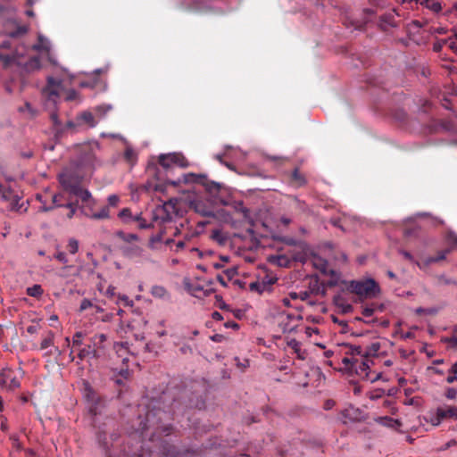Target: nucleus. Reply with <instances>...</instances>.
Masks as SVG:
<instances>
[{
	"label": "nucleus",
	"mask_w": 457,
	"mask_h": 457,
	"mask_svg": "<svg viewBox=\"0 0 457 457\" xmlns=\"http://www.w3.org/2000/svg\"><path fill=\"white\" fill-rule=\"evenodd\" d=\"M62 90V81L54 79L53 77L47 78V84L44 89L46 95L49 99L55 101V98L60 96L61 91Z\"/></svg>",
	"instance_id": "12"
},
{
	"label": "nucleus",
	"mask_w": 457,
	"mask_h": 457,
	"mask_svg": "<svg viewBox=\"0 0 457 457\" xmlns=\"http://www.w3.org/2000/svg\"><path fill=\"white\" fill-rule=\"evenodd\" d=\"M186 182H193L204 186L210 194H216L220 189V185L214 181H209L205 175L190 173L186 178Z\"/></svg>",
	"instance_id": "10"
},
{
	"label": "nucleus",
	"mask_w": 457,
	"mask_h": 457,
	"mask_svg": "<svg viewBox=\"0 0 457 457\" xmlns=\"http://www.w3.org/2000/svg\"><path fill=\"white\" fill-rule=\"evenodd\" d=\"M54 344V334L49 332L48 335L42 340L40 348L46 349Z\"/></svg>",
	"instance_id": "34"
},
{
	"label": "nucleus",
	"mask_w": 457,
	"mask_h": 457,
	"mask_svg": "<svg viewBox=\"0 0 457 457\" xmlns=\"http://www.w3.org/2000/svg\"><path fill=\"white\" fill-rule=\"evenodd\" d=\"M99 151L100 145L96 141L84 143L79 146L77 167L82 176L91 174L96 167L101 165L97 156Z\"/></svg>",
	"instance_id": "1"
},
{
	"label": "nucleus",
	"mask_w": 457,
	"mask_h": 457,
	"mask_svg": "<svg viewBox=\"0 0 457 457\" xmlns=\"http://www.w3.org/2000/svg\"><path fill=\"white\" fill-rule=\"evenodd\" d=\"M444 420H445V419L439 417V408H437L436 411L435 417L431 420L432 425L433 426H439Z\"/></svg>",
	"instance_id": "48"
},
{
	"label": "nucleus",
	"mask_w": 457,
	"mask_h": 457,
	"mask_svg": "<svg viewBox=\"0 0 457 457\" xmlns=\"http://www.w3.org/2000/svg\"><path fill=\"white\" fill-rule=\"evenodd\" d=\"M259 269H262L261 266H259ZM262 270L267 272V270L265 268H262ZM278 278L276 275L266 273L265 277L262 278V283L259 282V294L266 291V292H271L272 286L277 282Z\"/></svg>",
	"instance_id": "16"
},
{
	"label": "nucleus",
	"mask_w": 457,
	"mask_h": 457,
	"mask_svg": "<svg viewBox=\"0 0 457 457\" xmlns=\"http://www.w3.org/2000/svg\"><path fill=\"white\" fill-rule=\"evenodd\" d=\"M54 209V206L53 205H46V204H43L40 208H39V212H49V211H52Z\"/></svg>",
	"instance_id": "63"
},
{
	"label": "nucleus",
	"mask_w": 457,
	"mask_h": 457,
	"mask_svg": "<svg viewBox=\"0 0 457 457\" xmlns=\"http://www.w3.org/2000/svg\"><path fill=\"white\" fill-rule=\"evenodd\" d=\"M194 453V451L189 449H180L176 445H170L163 441L159 447L157 455L155 456L153 454V457H187L188 455H193Z\"/></svg>",
	"instance_id": "9"
},
{
	"label": "nucleus",
	"mask_w": 457,
	"mask_h": 457,
	"mask_svg": "<svg viewBox=\"0 0 457 457\" xmlns=\"http://www.w3.org/2000/svg\"><path fill=\"white\" fill-rule=\"evenodd\" d=\"M212 317L215 320H222L224 319L222 314L220 313L219 312H213Z\"/></svg>",
	"instance_id": "62"
},
{
	"label": "nucleus",
	"mask_w": 457,
	"mask_h": 457,
	"mask_svg": "<svg viewBox=\"0 0 457 457\" xmlns=\"http://www.w3.org/2000/svg\"><path fill=\"white\" fill-rule=\"evenodd\" d=\"M106 336L104 334H96L90 338V344L85 347L79 349L78 353V358L79 361H83L86 358L98 357V349L102 347V345L106 341Z\"/></svg>",
	"instance_id": "7"
},
{
	"label": "nucleus",
	"mask_w": 457,
	"mask_h": 457,
	"mask_svg": "<svg viewBox=\"0 0 457 457\" xmlns=\"http://www.w3.org/2000/svg\"><path fill=\"white\" fill-rule=\"evenodd\" d=\"M292 180L297 184V186H302L305 184V179L303 174H301L298 168H295L292 172Z\"/></svg>",
	"instance_id": "29"
},
{
	"label": "nucleus",
	"mask_w": 457,
	"mask_h": 457,
	"mask_svg": "<svg viewBox=\"0 0 457 457\" xmlns=\"http://www.w3.org/2000/svg\"><path fill=\"white\" fill-rule=\"evenodd\" d=\"M212 238L217 241L220 245H225L227 242L226 236L218 229L212 231Z\"/></svg>",
	"instance_id": "30"
},
{
	"label": "nucleus",
	"mask_w": 457,
	"mask_h": 457,
	"mask_svg": "<svg viewBox=\"0 0 457 457\" xmlns=\"http://www.w3.org/2000/svg\"><path fill=\"white\" fill-rule=\"evenodd\" d=\"M124 159L131 165L135 164L137 159V153L131 147H126L124 152Z\"/></svg>",
	"instance_id": "25"
},
{
	"label": "nucleus",
	"mask_w": 457,
	"mask_h": 457,
	"mask_svg": "<svg viewBox=\"0 0 457 457\" xmlns=\"http://www.w3.org/2000/svg\"><path fill=\"white\" fill-rule=\"evenodd\" d=\"M350 353L353 355H360L361 356V358L364 356H368L370 353L367 351L363 352L362 348L360 345H350Z\"/></svg>",
	"instance_id": "35"
},
{
	"label": "nucleus",
	"mask_w": 457,
	"mask_h": 457,
	"mask_svg": "<svg viewBox=\"0 0 457 457\" xmlns=\"http://www.w3.org/2000/svg\"><path fill=\"white\" fill-rule=\"evenodd\" d=\"M23 376L24 370L22 369L3 368L0 371V388L11 392L19 389Z\"/></svg>",
	"instance_id": "6"
},
{
	"label": "nucleus",
	"mask_w": 457,
	"mask_h": 457,
	"mask_svg": "<svg viewBox=\"0 0 457 457\" xmlns=\"http://www.w3.org/2000/svg\"><path fill=\"white\" fill-rule=\"evenodd\" d=\"M332 320H333V322L337 323L338 325H340L342 327V332L343 333H346L347 332L348 324H347L346 321L340 320H338L335 316L332 317Z\"/></svg>",
	"instance_id": "46"
},
{
	"label": "nucleus",
	"mask_w": 457,
	"mask_h": 457,
	"mask_svg": "<svg viewBox=\"0 0 457 457\" xmlns=\"http://www.w3.org/2000/svg\"><path fill=\"white\" fill-rule=\"evenodd\" d=\"M2 189L3 190H0V195L2 198L5 201L10 200L12 194V190L8 187H5L4 185L2 186Z\"/></svg>",
	"instance_id": "41"
},
{
	"label": "nucleus",
	"mask_w": 457,
	"mask_h": 457,
	"mask_svg": "<svg viewBox=\"0 0 457 457\" xmlns=\"http://www.w3.org/2000/svg\"><path fill=\"white\" fill-rule=\"evenodd\" d=\"M28 68L31 70H38L41 67L40 59L37 56L32 57L28 62Z\"/></svg>",
	"instance_id": "37"
},
{
	"label": "nucleus",
	"mask_w": 457,
	"mask_h": 457,
	"mask_svg": "<svg viewBox=\"0 0 457 457\" xmlns=\"http://www.w3.org/2000/svg\"><path fill=\"white\" fill-rule=\"evenodd\" d=\"M79 208L81 210V212L85 216H87L90 219H93V220H104V219H108L110 216L109 206L102 207L99 212H94L93 206H88V210H87V208H86L84 206H80Z\"/></svg>",
	"instance_id": "14"
},
{
	"label": "nucleus",
	"mask_w": 457,
	"mask_h": 457,
	"mask_svg": "<svg viewBox=\"0 0 457 457\" xmlns=\"http://www.w3.org/2000/svg\"><path fill=\"white\" fill-rule=\"evenodd\" d=\"M288 254H278V255H268L266 257L267 261L274 265L278 267H290L293 262H295L292 258V253L288 252Z\"/></svg>",
	"instance_id": "15"
},
{
	"label": "nucleus",
	"mask_w": 457,
	"mask_h": 457,
	"mask_svg": "<svg viewBox=\"0 0 457 457\" xmlns=\"http://www.w3.org/2000/svg\"><path fill=\"white\" fill-rule=\"evenodd\" d=\"M448 240H449L451 243H453V244H454V245H457V235H456V234H454V233H453V232L449 233V234H448Z\"/></svg>",
	"instance_id": "61"
},
{
	"label": "nucleus",
	"mask_w": 457,
	"mask_h": 457,
	"mask_svg": "<svg viewBox=\"0 0 457 457\" xmlns=\"http://www.w3.org/2000/svg\"><path fill=\"white\" fill-rule=\"evenodd\" d=\"M10 440L12 441V448L16 449L17 451H21L22 449V445L21 442L19 441V438L17 436L12 435L10 436Z\"/></svg>",
	"instance_id": "43"
},
{
	"label": "nucleus",
	"mask_w": 457,
	"mask_h": 457,
	"mask_svg": "<svg viewBox=\"0 0 457 457\" xmlns=\"http://www.w3.org/2000/svg\"><path fill=\"white\" fill-rule=\"evenodd\" d=\"M118 217L126 224L134 223L135 215L132 214L129 208H123L118 214Z\"/></svg>",
	"instance_id": "24"
},
{
	"label": "nucleus",
	"mask_w": 457,
	"mask_h": 457,
	"mask_svg": "<svg viewBox=\"0 0 457 457\" xmlns=\"http://www.w3.org/2000/svg\"><path fill=\"white\" fill-rule=\"evenodd\" d=\"M445 396L449 400H453L457 396V390L453 387H448L445 389Z\"/></svg>",
	"instance_id": "42"
},
{
	"label": "nucleus",
	"mask_w": 457,
	"mask_h": 457,
	"mask_svg": "<svg viewBox=\"0 0 457 457\" xmlns=\"http://www.w3.org/2000/svg\"><path fill=\"white\" fill-rule=\"evenodd\" d=\"M268 237H270V238L274 241L283 242L287 245L293 246L294 248L289 251V253H292L293 260L302 263H304L306 262L307 249L306 245L303 241L296 240L289 237H280L276 231L272 229L270 230L269 232L265 231V234L261 233V231L259 230V248L270 246V245L264 242V240Z\"/></svg>",
	"instance_id": "2"
},
{
	"label": "nucleus",
	"mask_w": 457,
	"mask_h": 457,
	"mask_svg": "<svg viewBox=\"0 0 457 457\" xmlns=\"http://www.w3.org/2000/svg\"><path fill=\"white\" fill-rule=\"evenodd\" d=\"M112 109V106L111 104H101L97 105L95 108V112L99 117H104L105 113L111 111Z\"/></svg>",
	"instance_id": "31"
},
{
	"label": "nucleus",
	"mask_w": 457,
	"mask_h": 457,
	"mask_svg": "<svg viewBox=\"0 0 457 457\" xmlns=\"http://www.w3.org/2000/svg\"><path fill=\"white\" fill-rule=\"evenodd\" d=\"M439 408V417L457 420V406L444 405Z\"/></svg>",
	"instance_id": "20"
},
{
	"label": "nucleus",
	"mask_w": 457,
	"mask_h": 457,
	"mask_svg": "<svg viewBox=\"0 0 457 457\" xmlns=\"http://www.w3.org/2000/svg\"><path fill=\"white\" fill-rule=\"evenodd\" d=\"M59 181L63 188L71 194H73L80 186L79 179L69 173L61 174L59 176Z\"/></svg>",
	"instance_id": "13"
},
{
	"label": "nucleus",
	"mask_w": 457,
	"mask_h": 457,
	"mask_svg": "<svg viewBox=\"0 0 457 457\" xmlns=\"http://www.w3.org/2000/svg\"><path fill=\"white\" fill-rule=\"evenodd\" d=\"M347 289L361 298H372L379 292L378 284L372 278L366 280H352Z\"/></svg>",
	"instance_id": "5"
},
{
	"label": "nucleus",
	"mask_w": 457,
	"mask_h": 457,
	"mask_svg": "<svg viewBox=\"0 0 457 457\" xmlns=\"http://www.w3.org/2000/svg\"><path fill=\"white\" fill-rule=\"evenodd\" d=\"M43 289L40 285H34L27 288V295L32 297H40L43 295Z\"/></svg>",
	"instance_id": "27"
},
{
	"label": "nucleus",
	"mask_w": 457,
	"mask_h": 457,
	"mask_svg": "<svg viewBox=\"0 0 457 457\" xmlns=\"http://www.w3.org/2000/svg\"><path fill=\"white\" fill-rule=\"evenodd\" d=\"M77 120L79 124H87L90 128H94L96 125L94 115L90 112H83L78 115Z\"/></svg>",
	"instance_id": "21"
},
{
	"label": "nucleus",
	"mask_w": 457,
	"mask_h": 457,
	"mask_svg": "<svg viewBox=\"0 0 457 457\" xmlns=\"http://www.w3.org/2000/svg\"><path fill=\"white\" fill-rule=\"evenodd\" d=\"M72 195L78 196L81 200V206L88 209V206H93L95 204V200L92 198L90 192L87 189L81 187V186H79Z\"/></svg>",
	"instance_id": "17"
},
{
	"label": "nucleus",
	"mask_w": 457,
	"mask_h": 457,
	"mask_svg": "<svg viewBox=\"0 0 457 457\" xmlns=\"http://www.w3.org/2000/svg\"><path fill=\"white\" fill-rule=\"evenodd\" d=\"M54 258L61 262L62 263L66 264L68 262V258L66 256V253L63 252H58L54 254Z\"/></svg>",
	"instance_id": "51"
},
{
	"label": "nucleus",
	"mask_w": 457,
	"mask_h": 457,
	"mask_svg": "<svg viewBox=\"0 0 457 457\" xmlns=\"http://www.w3.org/2000/svg\"><path fill=\"white\" fill-rule=\"evenodd\" d=\"M224 327L227 328H233V329H237L239 328V326L237 322L230 321V320L225 322Z\"/></svg>",
	"instance_id": "59"
},
{
	"label": "nucleus",
	"mask_w": 457,
	"mask_h": 457,
	"mask_svg": "<svg viewBox=\"0 0 457 457\" xmlns=\"http://www.w3.org/2000/svg\"><path fill=\"white\" fill-rule=\"evenodd\" d=\"M356 358L355 357H345L342 360V363L345 365V369H347L349 371H353V363L355 362Z\"/></svg>",
	"instance_id": "39"
},
{
	"label": "nucleus",
	"mask_w": 457,
	"mask_h": 457,
	"mask_svg": "<svg viewBox=\"0 0 457 457\" xmlns=\"http://www.w3.org/2000/svg\"><path fill=\"white\" fill-rule=\"evenodd\" d=\"M165 293V289L162 287H154L153 288V294L158 296H162Z\"/></svg>",
	"instance_id": "58"
},
{
	"label": "nucleus",
	"mask_w": 457,
	"mask_h": 457,
	"mask_svg": "<svg viewBox=\"0 0 457 457\" xmlns=\"http://www.w3.org/2000/svg\"><path fill=\"white\" fill-rule=\"evenodd\" d=\"M375 312V303H372L370 306H366L362 309V315L365 317H370Z\"/></svg>",
	"instance_id": "45"
},
{
	"label": "nucleus",
	"mask_w": 457,
	"mask_h": 457,
	"mask_svg": "<svg viewBox=\"0 0 457 457\" xmlns=\"http://www.w3.org/2000/svg\"><path fill=\"white\" fill-rule=\"evenodd\" d=\"M224 274L226 275L228 280H231L237 274V269L235 267L227 269L224 271Z\"/></svg>",
	"instance_id": "53"
},
{
	"label": "nucleus",
	"mask_w": 457,
	"mask_h": 457,
	"mask_svg": "<svg viewBox=\"0 0 457 457\" xmlns=\"http://www.w3.org/2000/svg\"><path fill=\"white\" fill-rule=\"evenodd\" d=\"M51 120L53 121V124L57 131L61 130L58 127L60 126L61 122L58 119V115L56 112H53L51 114Z\"/></svg>",
	"instance_id": "54"
},
{
	"label": "nucleus",
	"mask_w": 457,
	"mask_h": 457,
	"mask_svg": "<svg viewBox=\"0 0 457 457\" xmlns=\"http://www.w3.org/2000/svg\"><path fill=\"white\" fill-rule=\"evenodd\" d=\"M39 330V325L38 324H33L27 328V332L29 334H36Z\"/></svg>",
	"instance_id": "57"
},
{
	"label": "nucleus",
	"mask_w": 457,
	"mask_h": 457,
	"mask_svg": "<svg viewBox=\"0 0 457 457\" xmlns=\"http://www.w3.org/2000/svg\"><path fill=\"white\" fill-rule=\"evenodd\" d=\"M120 202V198L116 195H111L108 197V205L107 206H116Z\"/></svg>",
	"instance_id": "50"
},
{
	"label": "nucleus",
	"mask_w": 457,
	"mask_h": 457,
	"mask_svg": "<svg viewBox=\"0 0 457 457\" xmlns=\"http://www.w3.org/2000/svg\"><path fill=\"white\" fill-rule=\"evenodd\" d=\"M93 304L91 303L90 300L85 298L82 300L81 303H80V306H79V312H84L86 311L87 309H88L89 307H92Z\"/></svg>",
	"instance_id": "52"
},
{
	"label": "nucleus",
	"mask_w": 457,
	"mask_h": 457,
	"mask_svg": "<svg viewBox=\"0 0 457 457\" xmlns=\"http://www.w3.org/2000/svg\"><path fill=\"white\" fill-rule=\"evenodd\" d=\"M134 222L137 223V227L141 229L147 228L149 227V224L142 218L141 214L135 215Z\"/></svg>",
	"instance_id": "38"
},
{
	"label": "nucleus",
	"mask_w": 457,
	"mask_h": 457,
	"mask_svg": "<svg viewBox=\"0 0 457 457\" xmlns=\"http://www.w3.org/2000/svg\"><path fill=\"white\" fill-rule=\"evenodd\" d=\"M165 411L162 410H150L145 414V419L144 422H140L138 430L141 431V433H144L150 428H154L155 432L154 433L153 436H156L159 435V430H162V432L165 433V435H169L170 432L171 428L170 426H161L160 422L162 419V416L165 415Z\"/></svg>",
	"instance_id": "4"
},
{
	"label": "nucleus",
	"mask_w": 457,
	"mask_h": 457,
	"mask_svg": "<svg viewBox=\"0 0 457 457\" xmlns=\"http://www.w3.org/2000/svg\"><path fill=\"white\" fill-rule=\"evenodd\" d=\"M67 249L70 253L75 254L79 251V241L75 238H70L67 245Z\"/></svg>",
	"instance_id": "33"
},
{
	"label": "nucleus",
	"mask_w": 457,
	"mask_h": 457,
	"mask_svg": "<svg viewBox=\"0 0 457 457\" xmlns=\"http://www.w3.org/2000/svg\"><path fill=\"white\" fill-rule=\"evenodd\" d=\"M61 198H62V195H53L52 197V202H53V206H54V208L56 207H64L65 204H61Z\"/></svg>",
	"instance_id": "49"
},
{
	"label": "nucleus",
	"mask_w": 457,
	"mask_h": 457,
	"mask_svg": "<svg viewBox=\"0 0 457 457\" xmlns=\"http://www.w3.org/2000/svg\"><path fill=\"white\" fill-rule=\"evenodd\" d=\"M372 361L368 356H364L361 359L356 358L353 363V371L358 375L361 379L370 380L371 382L378 381L381 378V373L376 374L374 377L370 376V363Z\"/></svg>",
	"instance_id": "8"
},
{
	"label": "nucleus",
	"mask_w": 457,
	"mask_h": 457,
	"mask_svg": "<svg viewBox=\"0 0 457 457\" xmlns=\"http://www.w3.org/2000/svg\"><path fill=\"white\" fill-rule=\"evenodd\" d=\"M232 207L235 211V213L237 215L238 220L242 222L248 224L249 227L246 228L245 233L235 234L236 237H239L242 239H250V244L248 248L253 249L257 247V237L255 235V231L253 229L254 227V218L252 215L251 210L245 205V204L241 201H236L233 203Z\"/></svg>",
	"instance_id": "3"
},
{
	"label": "nucleus",
	"mask_w": 457,
	"mask_h": 457,
	"mask_svg": "<svg viewBox=\"0 0 457 457\" xmlns=\"http://www.w3.org/2000/svg\"><path fill=\"white\" fill-rule=\"evenodd\" d=\"M401 253L403 254V256L406 260H409V261H412V260H413L412 255H411L409 252L404 251V250H402V251H401Z\"/></svg>",
	"instance_id": "64"
},
{
	"label": "nucleus",
	"mask_w": 457,
	"mask_h": 457,
	"mask_svg": "<svg viewBox=\"0 0 457 457\" xmlns=\"http://www.w3.org/2000/svg\"><path fill=\"white\" fill-rule=\"evenodd\" d=\"M64 207L69 209V212L67 213V218L71 219V218H73V216L76 213V211L78 208V201L72 202V203H68L65 204Z\"/></svg>",
	"instance_id": "36"
},
{
	"label": "nucleus",
	"mask_w": 457,
	"mask_h": 457,
	"mask_svg": "<svg viewBox=\"0 0 457 457\" xmlns=\"http://www.w3.org/2000/svg\"><path fill=\"white\" fill-rule=\"evenodd\" d=\"M265 157H266L267 159H270V160H271V161H274V162H278V163H279V164H281L282 162H285V160H286V159H285V158H283V157H277V156H265Z\"/></svg>",
	"instance_id": "60"
},
{
	"label": "nucleus",
	"mask_w": 457,
	"mask_h": 457,
	"mask_svg": "<svg viewBox=\"0 0 457 457\" xmlns=\"http://www.w3.org/2000/svg\"><path fill=\"white\" fill-rule=\"evenodd\" d=\"M162 161H165L167 159L173 160L174 165H177L181 168H186L188 166V162L186 159V157L179 153H171L167 154H162Z\"/></svg>",
	"instance_id": "19"
},
{
	"label": "nucleus",
	"mask_w": 457,
	"mask_h": 457,
	"mask_svg": "<svg viewBox=\"0 0 457 457\" xmlns=\"http://www.w3.org/2000/svg\"><path fill=\"white\" fill-rule=\"evenodd\" d=\"M445 380L448 384H452L456 381V375L455 373H452V367L448 370V376Z\"/></svg>",
	"instance_id": "56"
},
{
	"label": "nucleus",
	"mask_w": 457,
	"mask_h": 457,
	"mask_svg": "<svg viewBox=\"0 0 457 457\" xmlns=\"http://www.w3.org/2000/svg\"><path fill=\"white\" fill-rule=\"evenodd\" d=\"M84 396L88 403L89 412L92 415H97L99 413L101 400L87 382L84 383Z\"/></svg>",
	"instance_id": "11"
},
{
	"label": "nucleus",
	"mask_w": 457,
	"mask_h": 457,
	"mask_svg": "<svg viewBox=\"0 0 457 457\" xmlns=\"http://www.w3.org/2000/svg\"><path fill=\"white\" fill-rule=\"evenodd\" d=\"M123 255L129 259L145 258L144 250L138 245H128L122 248Z\"/></svg>",
	"instance_id": "18"
},
{
	"label": "nucleus",
	"mask_w": 457,
	"mask_h": 457,
	"mask_svg": "<svg viewBox=\"0 0 457 457\" xmlns=\"http://www.w3.org/2000/svg\"><path fill=\"white\" fill-rule=\"evenodd\" d=\"M32 48L34 50H36V51H46V52H49L50 51L48 43L44 40L42 36L38 37V43L32 46Z\"/></svg>",
	"instance_id": "28"
},
{
	"label": "nucleus",
	"mask_w": 457,
	"mask_h": 457,
	"mask_svg": "<svg viewBox=\"0 0 457 457\" xmlns=\"http://www.w3.org/2000/svg\"><path fill=\"white\" fill-rule=\"evenodd\" d=\"M334 303L339 308L342 313H349L353 310L352 304L348 303L342 296L337 295L334 297Z\"/></svg>",
	"instance_id": "22"
},
{
	"label": "nucleus",
	"mask_w": 457,
	"mask_h": 457,
	"mask_svg": "<svg viewBox=\"0 0 457 457\" xmlns=\"http://www.w3.org/2000/svg\"><path fill=\"white\" fill-rule=\"evenodd\" d=\"M158 162H159V164L165 169H168V168L171 167L172 165H174L173 160L171 161L170 159H167L165 161H162V154L159 156Z\"/></svg>",
	"instance_id": "47"
},
{
	"label": "nucleus",
	"mask_w": 457,
	"mask_h": 457,
	"mask_svg": "<svg viewBox=\"0 0 457 457\" xmlns=\"http://www.w3.org/2000/svg\"><path fill=\"white\" fill-rule=\"evenodd\" d=\"M84 333L81 331L76 332L72 337V348H77L82 345V338Z\"/></svg>",
	"instance_id": "32"
},
{
	"label": "nucleus",
	"mask_w": 457,
	"mask_h": 457,
	"mask_svg": "<svg viewBox=\"0 0 457 457\" xmlns=\"http://www.w3.org/2000/svg\"><path fill=\"white\" fill-rule=\"evenodd\" d=\"M444 44H447L448 46L457 54V40L452 37L443 40Z\"/></svg>",
	"instance_id": "44"
},
{
	"label": "nucleus",
	"mask_w": 457,
	"mask_h": 457,
	"mask_svg": "<svg viewBox=\"0 0 457 457\" xmlns=\"http://www.w3.org/2000/svg\"><path fill=\"white\" fill-rule=\"evenodd\" d=\"M444 342L451 348H457V325L453 327L452 336L445 338Z\"/></svg>",
	"instance_id": "26"
},
{
	"label": "nucleus",
	"mask_w": 457,
	"mask_h": 457,
	"mask_svg": "<svg viewBox=\"0 0 457 457\" xmlns=\"http://www.w3.org/2000/svg\"><path fill=\"white\" fill-rule=\"evenodd\" d=\"M77 95H78V94H77V91H76V90H74V89H71V90L67 91V94H66L65 99H66L67 101H72V100H74V99H76V98H77Z\"/></svg>",
	"instance_id": "55"
},
{
	"label": "nucleus",
	"mask_w": 457,
	"mask_h": 457,
	"mask_svg": "<svg viewBox=\"0 0 457 457\" xmlns=\"http://www.w3.org/2000/svg\"><path fill=\"white\" fill-rule=\"evenodd\" d=\"M453 251L452 247H448L445 250L439 251L436 255L429 257L427 259L426 263L430 264L434 262H438L445 259L446 255Z\"/></svg>",
	"instance_id": "23"
},
{
	"label": "nucleus",
	"mask_w": 457,
	"mask_h": 457,
	"mask_svg": "<svg viewBox=\"0 0 457 457\" xmlns=\"http://www.w3.org/2000/svg\"><path fill=\"white\" fill-rule=\"evenodd\" d=\"M215 298H216V306L218 308H220V310H227L228 311L229 310V305H228L222 299V297L220 295H215Z\"/></svg>",
	"instance_id": "40"
}]
</instances>
